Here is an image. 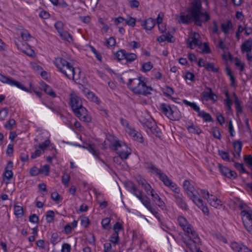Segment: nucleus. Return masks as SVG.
<instances>
[{
    "label": "nucleus",
    "instance_id": "nucleus-3",
    "mask_svg": "<svg viewBox=\"0 0 252 252\" xmlns=\"http://www.w3.org/2000/svg\"><path fill=\"white\" fill-rule=\"evenodd\" d=\"M127 188L129 191L137 197L141 202L142 204L150 211L159 220L158 216V209L156 207H154L151 203L150 198L147 196H143L142 191L139 190L135 185L131 182L127 183Z\"/></svg>",
    "mask_w": 252,
    "mask_h": 252
},
{
    "label": "nucleus",
    "instance_id": "nucleus-16",
    "mask_svg": "<svg viewBox=\"0 0 252 252\" xmlns=\"http://www.w3.org/2000/svg\"><path fill=\"white\" fill-rule=\"evenodd\" d=\"M183 188L186 191L188 195L191 198H196V195L194 194L195 189L188 180H185L183 183Z\"/></svg>",
    "mask_w": 252,
    "mask_h": 252
},
{
    "label": "nucleus",
    "instance_id": "nucleus-51",
    "mask_svg": "<svg viewBox=\"0 0 252 252\" xmlns=\"http://www.w3.org/2000/svg\"><path fill=\"white\" fill-rule=\"evenodd\" d=\"M115 39L113 37H110L106 40V45L108 47L113 46L115 45Z\"/></svg>",
    "mask_w": 252,
    "mask_h": 252
},
{
    "label": "nucleus",
    "instance_id": "nucleus-23",
    "mask_svg": "<svg viewBox=\"0 0 252 252\" xmlns=\"http://www.w3.org/2000/svg\"><path fill=\"white\" fill-rule=\"evenodd\" d=\"M176 203L180 206V207L184 210L188 209V205L184 201L182 196L179 195H175Z\"/></svg>",
    "mask_w": 252,
    "mask_h": 252
},
{
    "label": "nucleus",
    "instance_id": "nucleus-48",
    "mask_svg": "<svg viewBox=\"0 0 252 252\" xmlns=\"http://www.w3.org/2000/svg\"><path fill=\"white\" fill-rule=\"evenodd\" d=\"M245 162L250 166L252 167V156L251 155L245 156L244 158Z\"/></svg>",
    "mask_w": 252,
    "mask_h": 252
},
{
    "label": "nucleus",
    "instance_id": "nucleus-8",
    "mask_svg": "<svg viewBox=\"0 0 252 252\" xmlns=\"http://www.w3.org/2000/svg\"><path fill=\"white\" fill-rule=\"evenodd\" d=\"M210 19L209 14L207 12H199L196 15H192V20L194 24L199 27L202 26L203 23H206Z\"/></svg>",
    "mask_w": 252,
    "mask_h": 252
},
{
    "label": "nucleus",
    "instance_id": "nucleus-54",
    "mask_svg": "<svg viewBox=\"0 0 252 252\" xmlns=\"http://www.w3.org/2000/svg\"><path fill=\"white\" fill-rule=\"evenodd\" d=\"M235 64L236 66L239 67L240 70L242 71L244 69V64L242 63L240 60L237 58L235 59Z\"/></svg>",
    "mask_w": 252,
    "mask_h": 252
},
{
    "label": "nucleus",
    "instance_id": "nucleus-35",
    "mask_svg": "<svg viewBox=\"0 0 252 252\" xmlns=\"http://www.w3.org/2000/svg\"><path fill=\"white\" fill-rule=\"evenodd\" d=\"M137 58V55L134 53H127L126 52L125 59L127 62H132Z\"/></svg>",
    "mask_w": 252,
    "mask_h": 252
},
{
    "label": "nucleus",
    "instance_id": "nucleus-50",
    "mask_svg": "<svg viewBox=\"0 0 252 252\" xmlns=\"http://www.w3.org/2000/svg\"><path fill=\"white\" fill-rule=\"evenodd\" d=\"M191 200L199 208H201L204 205L203 200L200 198H198L196 197V198H194V199H191Z\"/></svg>",
    "mask_w": 252,
    "mask_h": 252
},
{
    "label": "nucleus",
    "instance_id": "nucleus-33",
    "mask_svg": "<svg viewBox=\"0 0 252 252\" xmlns=\"http://www.w3.org/2000/svg\"><path fill=\"white\" fill-rule=\"evenodd\" d=\"M14 214L17 217H22L24 214L23 207L20 206H15Z\"/></svg>",
    "mask_w": 252,
    "mask_h": 252
},
{
    "label": "nucleus",
    "instance_id": "nucleus-47",
    "mask_svg": "<svg viewBox=\"0 0 252 252\" xmlns=\"http://www.w3.org/2000/svg\"><path fill=\"white\" fill-rule=\"evenodd\" d=\"M88 97L89 99H90L92 101L94 102L97 104L99 103V101L97 98V97L93 93H88Z\"/></svg>",
    "mask_w": 252,
    "mask_h": 252
},
{
    "label": "nucleus",
    "instance_id": "nucleus-11",
    "mask_svg": "<svg viewBox=\"0 0 252 252\" xmlns=\"http://www.w3.org/2000/svg\"><path fill=\"white\" fill-rule=\"evenodd\" d=\"M0 81L2 83H6L11 86H15L25 91H28V89L20 82L1 74H0Z\"/></svg>",
    "mask_w": 252,
    "mask_h": 252
},
{
    "label": "nucleus",
    "instance_id": "nucleus-5",
    "mask_svg": "<svg viewBox=\"0 0 252 252\" xmlns=\"http://www.w3.org/2000/svg\"><path fill=\"white\" fill-rule=\"evenodd\" d=\"M145 167L147 169H149L152 172H153L158 176L160 179L163 182L165 186L169 187L172 191L178 194L179 193L180 190L179 188L177 187V186L160 169H158L152 163H147L145 164Z\"/></svg>",
    "mask_w": 252,
    "mask_h": 252
},
{
    "label": "nucleus",
    "instance_id": "nucleus-40",
    "mask_svg": "<svg viewBox=\"0 0 252 252\" xmlns=\"http://www.w3.org/2000/svg\"><path fill=\"white\" fill-rule=\"evenodd\" d=\"M54 213L53 211H48L46 215V220L48 222H51L54 220Z\"/></svg>",
    "mask_w": 252,
    "mask_h": 252
},
{
    "label": "nucleus",
    "instance_id": "nucleus-4",
    "mask_svg": "<svg viewBox=\"0 0 252 252\" xmlns=\"http://www.w3.org/2000/svg\"><path fill=\"white\" fill-rule=\"evenodd\" d=\"M127 86L135 94L147 95L151 94L152 88L147 86L141 78L130 79Z\"/></svg>",
    "mask_w": 252,
    "mask_h": 252
},
{
    "label": "nucleus",
    "instance_id": "nucleus-37",
    "mask_svg": "<svg viewBox=\"0 0 252 252\" xmlns=\"http://www.w3.org/2000/svg\"><path fill=\"white\" fill-rule=\"evenodd\" d=\"M153 67V65L150 62L144 63L142 66V71L147 72L150 70Z\"/></svg>",
    "mask_w": 252,
    "mask_h": 252
},
{
    "label": "nucleus",
    "instance_id": "nucleus-26",
    "mask_svg": "<svg viewBox=\"0 0 252 252\" xmlns=\"http://www.w3.org/2000/svg\"><path fill=\"white\" fill-rule=\"evenodd\" d=\"M242 147V144L240 141H237L233 142V148L234 149V152L238 157H240V153L241 152Z\"/></svg>",
    "mask_w": 252,
    "mask_h": 252
},
{
    "label": "nucleus",
    "instance_id": "nucleus-64",
    "mask_svg": "<svg viewBox=\"0 0 252 252\" xmlns=\"http://www.w3.org/2000/svg\"><path fill=\"white\" fill-rule=\"evenodd\" d=\"M136 20L135 18L130 17L128 20L126 21V24L132 27H134L135 25Z\"/></svg>",
    "mask_w": 252,
    "mask_h": 252
},
{
    "label": "nucleus",
    "instance_id": "nucleus-62",
    "mask_svg": "<svg viewBox=\"0 0 252 252\" xmlns=\"http://www.w3.org/2000/svg\"><path fill=\"white\" fill-rule=\"evenodd\" d=\"M58 238H59V236L57 233H53L51 236V242L53 245H55Z\"/></svg>",
    "mask_w": 252,
    "mask_h": 252
},
{
    "label": "nucleus",
    "instance_id": "nucleus-61",
    "mask_svg": "<svg viewBox=\"0 0 252 252\" xmlns=\"http://www.w3.org/2000/svg\"><path fill=\"white\" fill-rule=\"evenodd\" d=\"M30 173L32 176H36L40 173V171L37 167H33L30 170Z\"/></svg>",
    "mask_w": 252,
    "mask_h": 252
},
{
    "label": "nucleus",
    "instance_id": "nucleus-53",
    "mask_svg": "<svg viewBox=\"0 0 252 252\" xmlns=\"http://www.w3.org/2000/svg\"><path fill=\"white\" fill-rule=\"evenodd\" d=\"M8 112L7 109L4 108L0 111V119L3 120L8 115Z\"/></svg>",
    "mask_w": 252,
    "mask_h": 252
},
{
    "label": "nucleus",
    "instance_id": "nucleus-57",
    "mask_svg": "<svg viewBox=\"0 0 252 252\" xmlns=\"http://www.w3.org/2000/svg\"><path fill=\"white\" fill-rule=\"evenodd\" d=\"M63 25V23L61 22H57L55 24V28L60 33H61V32H63V31L62 30Z\"/></svg>",
    "mask_w": 252,
    "mask_h": 252
},
{
    "label": "nucleus",
    "instance_id": "nucleus-55",
    "mask_svg": "<svg viewBox=\"0 0 252 252\" xmlns=\"http://www.w3.org/2000/svg\"><path fill=\"white\" fill-rule=\"evenodd\" d=\"M21 35L23 39L26 41H28L31 37L30 34L26 31L21 32Z\"/></svg>",
    "mask_w": 252,
    "mask_h": 252
},
{
    "label": "nucleus",
    "instance_id": "nucleus-27",
    "mask_svg": "<svg viewBox=\"0 0 252 252\" xmlns=\"http://www.w3.org/2000/svg\"><path fill=\"white\" fill-rule=\"evenodd\" d=\"M198 116L202 118L205 122H212V118L210 115L208 113H206L203 111H199L198 112Z\"/></svg>",
    "mask_w": 252,
    "mask_h": 252
},
{
    "label": "nucleus",
    "instance_id": "nucleus-2",
    "mask_svg": "<svg viewBox=\"0 0 252 252\" xmlns=\"http://www.w3.org/2000/svg\"><path fill=\"white\" fill-rule=\"evenodd\" d=\"M54 63L59 70L68 79H72L75 82L80 79V71L78 70L77 74L75 68L64 59L57 58L55 60Z\"/></svg>",
    "mask_w": 252,
    "mask_h": 252
},
{
    "label": "nucleus",
    "instance_id": "nucleus-52",
    "mask_svg": "<svg viewBox=\"0 0 252 252\" xmlns=\"http://www.w3.org/2000/svg\"><path fill=\"white\" fill-rule=\"evenodd\" d=\"M122 226L119 222H116L113 226V229L114 233H117L119 234V232L122 229Z\"/></svg>",
    "mask_w": 252,
    "mask_h": 252
},
{
    "label": "nucleus",
    "instance_id": "nucleus-30",
    "mask_svg": "<svg viewBox=\"0 0 252 252\" xmlns=\"http://www.w3.org/2000/svg\"><path fill=\"white\" fill-rule=\"evenodd\" d=\"M126 55V51L125 50H120L115 53V57L118 61H121L125 59Z\"/></svg>",
    "mask_w": 252,
    "mask_h": 252
},
{
    "label": "nucleus",
    "instance_id": "nucleus-41",
    "mask_svg": "<svg viewBox=\"0 0 252 252\" xmlns=\"http://www.w3.org/2000/svg\"><path fill=\"white\" fill-rule=\"evenodd\" d=\"M39 171L40 173L44 174L45 176H47L49 174L50 171V167L48 165L46 164L44 165L41 169H40Z\"/></svg>",
    "mask_w": 252,
    "mask_h": 252
},
{
    "label": "nucleus",
    "instance_id": "nucleus-20",
    "mask_svg": "<svg viewBox=\"0 0 252 252\" xmlns=\"http://www.w3.org/2000/svg\"><path fill=\"white\" fill-rule=\"evenodd\" d=\"M241 49L243 53L252 52V39L249 38L246 40L241 45Z\"/></svg>",
    "mask_w": 252,
    "mask_h": 252
},
{
    "label": "nucleus",
    "instance_id": "nucleus-42",
    "mask_svg": "<svg viewBox=\"0 0 252 252\" xmlns=\"http://www.w3.org/2000/svg\"><path fill=\"white\" fill-rule=\"evenodd\" d=\"M16 124L14 119H10L4 125V127L7 129L11 130L13 128V126Z\"/></svg>",
    "mask_w": 252,
    "mask_h": 252
},
{
    "label": "nucleus",
    "instance_id": "nucleus-22",
    "mask_svg": "<svg viewBox=\"0 0 252 252\" xmlns=\"http://www.w3.org/2000/svg\"><path fill=\"white\" fill-rule=\"evenodd\" d=\"M206 90L207 91H204L202 93V95L204 99L208 100L210 99L213 100H216V99H215L214 96H216V94L213 92L212 89L209 87H207Z\"/></svg>",
    "mask_w": 252,
    "mask_h": 252
},
{
    "label": "nucleus",
    "instance_id": "nucleus-21",
    "mask_svg": "<svg viewBox=\"0 0 252 252\" xmlns=\"http://www.w3.org/2000/svg\"><path fill=\"white\" fill-rule=\"evenodd\" d=\"M202 6L200 1L195 0L192 3V8L190 10L192 15H196L199 12L201 11Z\"/></svg>",
    "mask_w": 252,
    "mask_h": 252
},
{
    "label": "nucleus",
    "instance_id": "nucleus-24",
    "mask_svg": "<svg viewBox=\"0 0 252 252\" xmlns=\"http://www.w3.org/2000/svg\"><path fill=\"white\" fill-rule=\"evenodd\" d=\"M155 25V22L154 19L152 18H148L144 21L142 26L146 30H151L154 28Z\"/></svg>",
    "mask_w": 252,
    "mask_h": 252
},
{
    "label": "nucleus",
    "instance_id": "nucleus-39",
    "mask_svg": "<svg viewBox=\"0 0 252 252\" xmlns=\"http://www.w3.org/2000/svg\"><path fill=\"white\" fill-rule=\"evenodd\" d=\"M234 97H235V104L236 105V108L237 111L238 112L241 113L242 112V108L241 106V102L238 99V97L235 94H234Z\"/></svg>",
    "mask_w": 252,
    "mask_h": 252
},
{
    "label": "nucleus",
    "instance_id": "nucleus-17",
    "mask_svg": "<svg viewBox=\"0 0 252 252\" xmlns=\"http://www.w3.org/2000/svg\"><path fill=\"white\" fill-rule=\"evenodd\" d=\"M231 247L234 251L238 252H252V251L245 245L235 242L231 243Z\"/></svg>",
    "mask_w": 252,
    "mask_h": 252
},
{
    "label": "nucleus",
    "instance_id": "nucleus-63",
    "mask_svg": "<svg viewBox=\"0 0 252 252\" xmlns=\"http://www.w3.org/2000/svg\"><path fill=\"white\" fill-rule=\"evenodd\" d=\"M29 220L32 222L36 223L38 221V217L36 215L32 214L30 216Z\"/></svg>",
    "mask_w": 252,
    "mask_h": 252
},
{
    "label": "nucleus",
    "instance_id": "nucleus-15",
    "mask_svg": "<svg viewBox=\"0 0 252 252\" xmlns=\"http://www.w3.org/2000/svg\"><path fill=\"white\" fill-rule=\"evenodd\" d=\"M139 121L144 126H147L150 130L156 126L154 120L148 115L141 116Z\"/></svg>",
    "mask_w": 252,
    "mask_h": 252
},
{
    "label": "nucleus",
    "instance_id": "nucleus-56",
    "mask_svg": "<svg viewBox=\"0 0 252 252\" xmlns=\"http://www.w3.org/2000/svg\"><path fill=\"white\" fill-rule=\"evenodd\" d=\"M110 222V220L108 218L103 219L101 221V224H102V225L103 227V228L105 229L107 228Z\"/></svg>",
    "mask_w": 252,
    "mask_h": 252
},
{
    "label": "nucleus",
    "instance_id": "nucleus-7",
    "mask_svg": "<svg viewBox=\"0 0 252 252\" xmlns=\"http://www.w3.org/2000/svg\"><path fill=\"white\" fill-rule=\"evenodd\" d=\"M115 150L122 159H126L131 154V150L125 143H121L116 141L113 144Z\"/></svg>",
    "mask_w": 252,
    "mask_h": 252
},
{
    "label": "nucleus",
    "instance_id": "nucleus-12",
    "mask_svg": "<svg viewBox=\"0 0 252 252\" xmlns=\"http://www.w3.org/2000/svg\"><path fill=\"white\" fill-rule=\"evenodd\" d=\"M160 108L163 113L171 120L177 121L180 119L179 116H175L174 112L171 109L170 106L165 103H162L160 105Z\"/></svg>",
    "mask_w": 252,
    "mask_h": 252
},
{
    "label": "nucleus",
    "instance_id": "nucleus-31",
    "mask_svg": "<svg viewBox=\"0 0 252 252\" xmlns=\"http://www.w3.org/2000/svg\"><path fill=\"white\" fill-rule=\"evenodd\" d=\"M43 90L45 93L49 94L52 97H55L56 96V93L54 92L53 89L50 86L45 85L44 86Z\"/></svg>",
    "mask_w": 252,
    "mask_h": 252
},
{
    "label": "nucleus",
    "instance_id": "nucleus-34",
    "mask_svg": "<svg viewBox=\"0 0 252 252\" xmlns=\"http://www.w3.org/2000/svg\"><path fill=\"white\" fill-rule=\"evenodd\" d=\"M150 131L157 137L161 138L162 136V132L161 130L156 125L155 127H152Z\"/></svg>",
    "mask_w": 252,
    "mask_h": 252
},
{
    "label": "nucleus",
    "instance_id": "nucleus-6",
    "mask_svg": "<svg viewBox=\"0 0 252 252\" xmlns=\"http://www.w3.org/2000/svg\"><path fill=\"white\" fill-rule=\"evenodd\" d=\"M244 225L247 231L252 235V210L246 205L240 206Z\"/></svg>",
    "mask_w": 252,
    "mask_h": 252
},
{
    "label": "nucleus",
    "instance_id": "nucleus-43",
    "mask_svg": "<svg viewBox=\"0 0 252 252\" xmlns=\"http://www.w3.org/2000/svg\"><path fill=\"white\" fill-rule=\"evenodd\" d=\"M119 240V234L116 233H114L112 236L110 238V241L114 244L118 243Z\"/></svg>",
    "mask_w": 252,
    "mask_h": 252
},
{
    "label": "nucleus",
    "instance_id": "nucleus-1",
    "mask_svg": "<svg viewBox=\"0 0 252 252\" xmlns=\"http://www.w3.org/2000/svg\"><path fill=\"white\" fill-rule=\"evenodd\" d=\"M178 222L179 225L188 235V240H186L185 238H183L184 242L191 251L199 252V249L198 248V245L200 243V239L197 233L184 217H178Z\"/></svg>",
    "mask_w": 252,
    "mask_h": 252
},
{
    "label": "nucleus",
    "instance_id": "nucleus-25",
    "mask_svg": "<svg viewBox=\"0 0 252 252\" xmlns=\"http://www.w3.org/2000/svg\"><path fill=\"white\" fill-rule=\"evenodd\" d=\"M186 127L190 133L199 135L201 132V129L194 125L192 123H190V125L187 126Z\"/></svg>",
    "mask_w": 252,
    "mask_h": 252
},
{
    "label": "nucleus",
    "instance_id": "nucleus-36",
    "mask_svg": "<svg viewBox=\"0 0 252 252\" xmlns=\"http://www.w3.org/2000/svg\"><path fill=\"white\" fill-rule=\"evenodd\" d=\"M234 167L241 173H245L248 174L249 173L244 167L243 164L239 162H235Z\"/></svg>",
    "mask_w": 252,
    "mask_h": 252
},
{
    "label": "nucleus",
    "instance_id": "nucleus-46",
    "mask_svg": "<svg viewBox=\"0 0 252 252\" xmlns=\"http://www.w3.org/2000/svg\"><path fill=\"white\" fill-rule=\"evenodd\" d=\"M212 133L214 137H215L216 138L219 139H220L221 135L219 131V129L218 128H213L212 130Z\"/></svg>",
    "mask_w": 252,
    "mask_h": 252
},
{
    "label": "nucleus",
    "instance_id": "nucleus-19",
    "mask_svg": "<svg viewBox=\"0 0 252 252\" xmlns=\"http://www.w3.org/2000/svg\"><path fill=\"white\" fill-rule=\"evenodd\" d=\"M207 199L210 204L216 208H220L222 206L221 201L212 194H210Z\"/></svg>",
    "mask_w": 252,
    "mask_h": 252
},
{
    "label": "nucleus",
    "instance_id": "nucleus-29",
    "mask_svg": "<svg viewBox=\"0 0 252 252\" xmlns=\"http://www.w3.org/2000/svg\"><path fill=\"white\" fill-rule=\"evenodd\" d=\"M232 27V23L231 21L229 20L227 21V23H222L221 24V29L225 34H227L229 32V29Z\"/></svg>",
    "mask_w": 252,
    "mask_h": 252
},
{
    "label": "nucleus",
    "instance_id": "nucleus-14",
    "mask_svg": "<svg viewBox=\"0 0 252 252\" xmlns=\"http://www.w3.org/2000/svg\"><path fill=\"white\" fill-rule=\"evenodd\" d=\"M70 105L73 111L82 105L81 98L74 92L70 94Z\"/></svg>",
    "mask_w": 252,
    "mask_h": 252
},
{
    "label": "nucleus",
    "instance_id": "nucleus-13",
    "mask_svg": "<svg viewBox=\"0 0 252 252\" xmlns=\"http://www.w3.org/2000/svg\"><path fill=\"white\" fill-rule=\"evenodd\" d=\"M199 38L200 35L198 33L193 32L187 41L188 47L192 49L196 46H200L202 43Z\"/></svg>",
    "mask_w": 252,
    "mask_h": 252
},
{
    "label": "nucleus",
    "instance_id": "nucleus-45",
    "mask_svg": "<svg viewBox=\"0 0 252 252\" xmlns=\"http://www.w3.org/2000/svg\"><path fill=\"white\" fill-rule=\"evenodd\" d=\"M50 144V141L49 139L46 140L43 143L39 144L38 146L40 150H42V151H44L47 147L49 146Z\"/></svg>",
    "mask_w": 252,
    "mask_h": 252
},
{
    "label": "nucleus",
    "instance_id": "nucleus-18",
    "mask_svg": "<svg viewBox=\"0 0 252 252\" xmlns=\"http://www.w3.org/2000/svg\"><path fill=\"white\" fill-rule=\"evenodd\" d=\"M219 166L220 172L225 176L229 178H235L236 177V173L235 171H232L229 169L228 168L225 166H223L220 164L219 165Z\"/></svg>",
    "mask_w": 252,
    "mask_h": 252
},
{
    "label": "nucleus",
    "instance_id": "nucleus-59",
    "mask_svg": "<svg viewBox=\"0 0 252 252\" xmlns=\"http://www.w3.org/2000/svg\"><path fill=\"white\" fill-rule=\"evenodd\" d=\"M70 246L68 244L64 243L62 246V252H70Z\"/></svg>",
    "mask_w": 252,
    "mask_h": 252
},
{
    "label": "nucleus",
    "instance_id": "nucleus-32",
    "mask_svg": "<svg viewBox=\"0 0 252 252\" xmlns=\"http://www.w3.org/2000/svg\"><path fill=\"white\" fill-rule=\"evenodd\" d=\"M88 150L94 156L98 158L99 152L95 149L94 144H90L88 146Z\"/></svg>",
    "mask_w": 252,
    "mask_h": 252
},
{
    "label": "nucleus",
    "instance_id": "nucleus-60",
    "mask_svg": "<svg viewBox=\"0 0 252 252\" xmlns=\"http://www.w3.org/2000/svg\"><path fill=\"white\" fill-rule=\"evenodd\" d=\"M52 199L56 201H59L61 199V196L57 192H54L51 194Z\"/></svg>",
    "mask_w": 252,
    "mask_h": 252
},
{
    "label": "nucleus",
    "instance_id": "nucleus-49",
    "mask_svg": "<svg viewBox=\"0 0 252 252\" xmlns=\"http://www.w3.org/2000/svg\"><path fill=\"white\" fill-rule=\"evenodd\" d=\"M3 176L8 180H10L13 177V173L11 170L5 169Z\"/></svg>",
    "mask_w": 252,
    "mask_h": 252
},
{
    "label": "nucleus",
    "instance_id": "nucleus-58",
    "mask_svg": "<svg viewBox=\"0 0 252 252\" xmlns=\"http://www.w3.org/2000/svg\"><path fill=\"white\" fill-rule=\"evenodd\" d=\"M143 188L145 190V191L146 192L147 194H151L152 189H153L151 185L147 183L143 187Z\"/></svg>",
    "mask_w": 252,
    "mask_h": 252
},
{
    "label": "nucleus",
    "instance_id": "nucleus-10",
    "mask_svg": "<svg viewBox=\"0 0 252 252\" xmlns=\"http://www.w3.org/2000/svg\"><path fill=\"white\" fill-rule=\"evenodd\" d=\"M175 17L176 20L179 24H188L193 21L191 12L188 13L181 12L180 15H176Z\"/></svg>",
    "mask_w": 252,
    "mask_h": 252
},
{
    "label": "nucleus",
    "instance_id": "nucleus-44",
    "mask_svg": "<svg viewBox=\"0 0 252 252\" xmlns=\"http://www.w3.org/2000/svg\"><path fill=\"white\" fill-rule=\"evenodd\" d=\"M70 180V176L67 174H64L62 178V181L63 183L67 187L68 186V183Z\"/></svg>",
    "mask_w": 252,
    "mask_h": 252
},
{
    "label": "nucleus",
    "instance_id": "nucleus-9",
    "mask_svg": "<svg viewBox=\"0 0 252 252\" xmlns=\"http://www.w3.org/2000/svg\"><path fill=\"white\" fill-rule=\"evenodd\" d=\"M74 112L76 116L82 121L89 122L91 121V118L88 115L87 109L82 105L80 107L74 110Z\"/></svg>",
    "mask_w": 252,
    "mask_h": 252
},
{
    "label": "nucleus",
    "instance_id": "nucleus-28",
    "mask_svg": "<svg viewBox=\"0 0 252 252\" xmlns=\"http://www.w3.org/2000/svg\"><path fill=\"white\" fill-rule=\"evenodd\" d=\"M60 35L63 39L66 40L68 42H71L73 41L72 36L66 31L61 32Z\"/></svg>",
    "mask_w": 252,
    "mask_h": 252
},
{
    "label": "nucleus",
    "instance_id": "nucleus-38",
    "mask_svg": "<svg viewBox=\"0 0 252 252\" xmlns=\"http://www.w3.org/2000/svg\"><path fill=\"white\" fill-rule=\"evenodd\" d=\"M206 69L208 71H212L214 72H217L219 69L214 67L212 63H205V66Z\"/></svg>",
    "mask_w": 252,
    "mask_h": 252
}]
</instances>
